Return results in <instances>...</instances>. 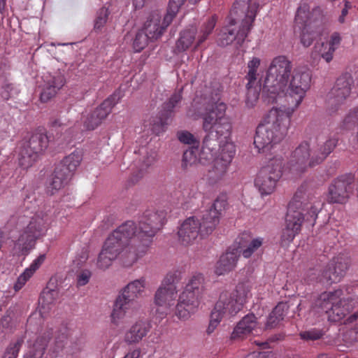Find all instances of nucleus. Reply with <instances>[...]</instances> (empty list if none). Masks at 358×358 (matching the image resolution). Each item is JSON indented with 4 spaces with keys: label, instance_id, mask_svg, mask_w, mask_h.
Listing matches in <instances>:
<instances>
[{
    "label": "nucleus",
    "instance_id": "obj_16",
    "mask_svg": "<svg viewBox=\"0 0 358 358\" xmlns=\"http://www.w3.org/2000/svg\"><path fill=\"white\" fill-rule=\"evenodd\" d=\"M312 182H304L297 189L293 199L289 202L287 213L304 220V213H308L313 208Z\"/></svg>",
    "mask_w": 358,
    "mask_h": 358
},
{
    "label": "nucleus",
    "instance_id": "obj_33",
    "mask_svg": "<svg viewBox=\"0 0 358 358\" xmlns=\"http://www.w3.org/2000/svg\"><path fill=\"white\" fill-rule=\"evenodd\" d=\"M341 36L338 33H334L329 40L322 42L321 48L317 52L320 56L327 63L333 59L335 50L339 47L341 43Z\"/></svg>",
    "mask_w": 358,
    "mask_h": 358
},
{
    "label": "nucleus",
    "instance_id": "obj_27",
    "mask_svg": "<svg viewBox=\"0 0 358 358\" xmlns=\"http://www.w3.org/2000/svg\"><path fill=\"white\" fill-rule=\"evenodd\" d=\"M238 251L230 246L227 251L222 255L217 261L215 272L217 275H224L234 270L238 260Z\"/></svg>",
    "mask_w": 358,
    "mask_h": 358
},
{
    "label": "nucleus",
    "instance_id": "obj_44",
    "mask_svg": "<svg viewBox=\"0 0 358 358\" xmlns=\"http://www.w3.org/2000/svg\"><path fill=\"white\" fill-rule=\"evenodd\" d=\"M198 146L192 147L184 152L182 159V168L187 169L189 167L195 165L199 162Z\"/></svg>",
    "mask_w": 358,
    "mask_h": 358
},
{
    "label": "nucleus",
    "instance_id": "obj_40",
    "mask_svg": "<svg viewBox=\"0 0 358 358\" xmlns=\"http://www.w3.org/2000/svg\"><path fill=\"white\" fill-rule=\"evenodd\" d=\"M220 216L216 213H213L209 210H206L202 215L200 224L201 227V236H206L211 234L220 222Z\"/></svg>",
    "mask_w": 358,
    "mask_h": 358
},
{
    "label": "nucleus",
    "instance_id": "obj_60",
    "mask_svg": "<svg viewBox=\"0 0 358 358\" xmlns=\"http://www.w3.org/2000/svg\"><path fill=\"white\" fill-rule=\"evenodd\" d=\"M350 8V5L348 1H346L345 3V6L341 10V13L340 16L338 17V22L340 23H343L345 22V18L348 14L349 9Z\"/></svg>",
    "mask_w": 358,
    "mask_h": 358
},
{
    "label": "nucleus",
    "instance_id": "obj_7",
    "mask_svg": "<svg viewBox=\"0 0 358 358\" xmlns=\"http://www.w3.org/2000/svg\"><path fill=\"white\" fill-rule=\"evenodd\" d=\"M204 292V277L199 273L188 281L178 297L176 315L180 320H187L198 308Z\"/></svg>",
    "mask_w": 358,
    "mask_h": 358
},
{
    "label": "nucleus",
    "instance_id": "obj_1",
    "mask_svg": "<svg viewBox=\"0 0 358 358\" xmlns=\"http://www.w3.org/2000/svg\"><path fill=\"white\" fill-rule=\"evenodd\" d=\"M208 89L206 88L203 101H199L196 94L194 101L205 106V112L202 114V128L206 133L203 141V149H208L211 152L217 148L220 154L215 159L210 178L217 181L220 180L227 173L235 155L234 145L229 141L232 129L231 119L226 115L227 106L218 101L216 97L207 95Z\"/></svg>",
    "mask_w": 358,
    "mask_h": 358
},
{
    "label": "nucleus",
    "instance_id": "obj_11",
    "mask_svg": "<svg viewBox=\"0 0 358 358\" xmlns=\"http://www.w3.org/2000/svg\"><path fill=\"white\" fill-rule=\"evenodd\" d=\"M123 96L124 93L120 89L115 90L113 94L105 99L92 113L83 117L82 121L84 129L94 130L99 126Z\"/></svg>",
    "mask_w": 358,
    "mask_h": 358
},
{
    "label": "nucleus",
    "instance_id": "obj_54",
    "mask_svg": "<svg viewBox=\"0 0 358 358\" xmlns=\"http://www.w3.org/2000/svg\"><path fill=\"white\" fill-rule=\"evenodd\" d=\"M227 204V200L224 196L217 197L209 210L213 213H216V215L220 217L222 212L225 210Z\"/></svg>",
    "mask_w": 358,
    "mask_h": 358
},
{
    "label": "nucleus",
    "instance_id": "obj_34",
    "mask_svg": "<svg viewBox=\"0 0 358 358\" xmlns=\"http://www.w3.org/2000/svg\"><path fill=\"white\" fill-rule=\"evenodd\" d=\"M45 259V255H39L35 259L31 265L24 269L17 278L16 282L14 285V289L15 291H19L22 288L25 283L31 278L34 273L39 268Z\"/></svg>",
    "mask_w": 358,
    "mask_h": 358
},
{
    "label": "nucleus",
    "instance_id": "obj_19",
    "mask_svg": "<svg viewBox=\"0 0 358 358\" xmlns=\"http://www.w3.org/2000/svg\"><path fill=\"white\" fill-rule=\"evenodd\" d=\"M352 183L350 176H341L335 179L329 187L328 200L342 203L347 201Z\"/></svg>",
    "mask_w": 358,
    "mask_h": 358
},
{
    "label": "nucleus",
    "instance_id": "obj_18",
    "mask_svg": "<svg viewBox=\"0 0 358 358\" xmlns=\"http://www.w3.org/2000/svg\"><path fill=\"white\" fill-rule=\"evenodd\" d=\"M342 291L341 289L334 292H324L321 296L318 302L322 301L320 306L327 312L330 310L337 315L338 320L345 316L350 312V308L348 301L341 299Z\"/></svg>",
    "mask_w": 358,
    "mask_h": 358
},
{
    "label": "nucleus",
    "instance_id": "obj_45",
    "mask_svg": "<svg viewBox=\"0 0 358 358\" xmlns=\"http://www.w3.org/2000/svg\"><path fill=\"white\" fill-rule=\"evenodd\" d=\"M182 99V90L175 92L167 102L163 104L162 113L167 117H171L173 108L180 102Z\"/></svg>",
    "mask_w": 358,
    "mask_h": 358
},
{
    "label": "nucleus",
    "instance_id": "obj_59",
    "mask_svg": "<svg viewBox=\"0 0 358 358\" xmlns=\"http://www.w3.org/2000/svg\"><path fill=\"white\" fill-rule=\"evenodd\" d=\"M185 0H170L169 7L171 10H173V13L178 12L180 7L184 3Z\"/></svg>",
    "mask_w": 358,
    "mask_h": 358
},
{
    "label": "nucleus",
    "instance_id": "obj_3",
    "mask_svg": "<svg viewBox=\"0 0 358 358\" xmlns=\"http://www.w3.org/2000/svg\"><path fill=\"white\" fill-rule=\"evenodd\" d=\"M164 211L146 210L139 218L136 232L129 238L119 257L124 266L129 267L145 255L152 237L164 224Z\"/></svg>",
    "mask_w": 358,
    "mask_h": 358
},
{
    "label": "nucleus",
    "instance_id": "obj_2",
    "mask_svg": "<svg viewBox=\"0 0 358 358\" xmlns=\"http://www.w3.org/2000/svg\"><path fill=\"white\" fill-rule=\"evenodd\" d=\"M308 75H296L294 77L287 95V104L272 108L264 122L256 129L254 145L259 152L268 150L274 144L280 142L286 136L290 124V118L304 97L307 87Z\"/></svg>",
    "mask_w": 358,
    "mask_h": 358
},
{
    "label": "nucleus",
    "instance_id": "obj_51",
    "mask_svg": "<svg viewBox=\"0 0 358 358\" xmlns=\"http://www.w3.org/2000/svg\"><path fill=\"white\" fill-rule=\"evenodd\" d=\"M150 38L141 29L137 32L133 43V47L136 52H141L147 45Z\"/></svg>",
    "mask_w": 358,
    "mask_h": 358
},
{
    "label": "nucleus",
    "instance_id": "obj_13",
    "mask_svg": "<svg viewBox=\"0 0 358 358\" xmlns=\"http://www.w3.org/2000/svg\"><path fill=\"white\" fill-rule=\"evenodd\" d=\"M176 15V13H173L169 8L163 18L159 10H153L148 15L142 30L150 38V41L157 40L163 35Z\"/></svg>",
    "mask_w": 358,
    "mask_h": 358
},
{
    "label": "nucleus",
    "instance_id": "obj_61",
    "mask_svg": "<svg viewBox=\"0 0 358 358\" xmlns=\"http://www.w3.org/2000/svg\"><path fill=\"white\" fill-rule=\"evenodd\" d=\"M301 339L305 341H309L313 340V332L311 331H301L299 334Z\"/></svg>",
    "mask_w": 358,
    "mask_h": 358
},
{
    "label": "nucleus",
    "instance_id": "obj_23",
    "mask_svg": "<svg viewBox=\"0 0 358 358\" xmlns=\"http://www.w3.org/2000/svg\"><path fill=\"white\" fill-rule=\"evenodd\" d=\"M259 65L260 59L257 57H253L248 64V72L245 78L248 80L246 104L248 107H252L259 97L258 90L254 88L253 85L257 78V69Z\"/></svg>",
    "mask_w": 358,
    "mask_h": 358
},
{
    "label": "nucleus",
    "instance_id": "obj_21",
    "mask_svg": "<svg viewBox=\"0 0 358 358\" xmlns=\"http://www.w3.org/2000/svg\"><path fill=\"white\" fill-rule=\"evenodd\" d=\"M43 81L41 93V100L43 102H48L54 97L66 83L64 75L59 71L45 75Z\"/></svg>",
    "mask_w": 358,
    "mask_h": 358
},
{
    "label": "nucleus",
    "instance_id": "obj_62",
    "mask_svg": "<svg viewBox=\"0 0 358 358\" xmlns=\"http://www.w3.org/2000/svg\"><path fill=\"white\" fill-rule=\"evenodd\" d=\"M141 351L139 349H135L128 352L123 358H139Z\"/></svg>",
    "mask_w": 358,
    "mask_h": 358
},
{
    "label": "nucleus",
    "instance_id": "obj_37",
    "mask_svg": "<svg viewBox=\"0 0 358 358\" xmlns=\"http://www.w3.org/2000/svg\"><path fill=\"white\" fill-rule=\"evenodd\" d=\"M289 306L286 303H279L269 314L265 324V329L277 327L287 313Z\"/></svg>",
    "mask_w": 358,
    "mask_h": 358
},
{
    "label": "nucleus",
    "instance_id": "obj_39",
    "mask_svg": "<svg viewBox=\"0 0 358 358\" xmlns=\"http://www.w3.org/2000/svg\"><path fill=\"white\" fill-rule=\"evenodd\" d=\"M82 159V152L80 150H75L66 156L57 166L64 169V171L71 177L80 164Z\"/></svg>",
    "mask_w": 358,
    "mask_h": 358
},
{
    "label": "nucleus",
    "instance_id": "obj_29",
    "mask_svg": "<svg viewBox=\"0 0 358 358\" xmlns=\"http://www.w3.org/2000/svg\"><path fill=\"white\" fill-rule=\"evenodd\" d=\"M244 236L247 235L243 234V236L240 238V241L236 242L231 246L238 251V257L242 254L245 258H249L262 245L263 238H256L252 239L250 241H243Z\"/></svg>",
    "mask_w": 358,
    "mask_h": 358
},
{
    "label": "nucleus",
    "instance_id": "obj_32",
    "mask_svg": "<svg viewBox=\"0 0 358 358\" xmlns=\"http://www.w3.org/2000/svg\"><path fill=\"white\" fill-rule=\"evenodd\" d=\"M145 285V278L142 277L129 282L122 289L120 294L135 303V300L143 294Z\"/></svg>",
    "mask_w": 358,
    "mask_h": 358
},
{
    "label": "nucleus",
    "instance_id": "obj_26",
    "mask_svg": "<svg viewBox=\"0 0 358 358\" xmlns=\"http://www.w3.org/2000/svg\"><path fill=\"white\" fill-rule=\"evenodd\" d=\"M134 303L122 294H119L115 299L113 310L110 314V321L115 326L122 323L127 313L133 307Z\"/></svg>",
    "mask_w": 358,
    "mask_h": 358
},
{
    "label": "nucleus",
    "instance_id": "obj_35",
    "mask_svg": "<svg viewBox=\"0 0 358 358\" xmlns=\"http://www.w3.org/2000/svg\"><path fill=\"white\" fill-rule=\"evenodd\" d=\"M143 156L138 160L139 173L133 176V180L138 181V180L143 177L147 169L153 165L157 160V152L153 150H148L147 148H143L141 150Z\"/></svg>",
    "mask_w": 358,
    "mask_h": 358
},
{
    "label": "nucleus",
    "instance_id": "obj_9",
    "mask_svg": "<svg viewBox=\"0 0 358 358\" xmlns=\"http://www.w3.org/2000/svg\"><path fill=\"white\" fill-rule=\"evenodd\" d=\"M283 166V159L275 157L260 169L255 180V185L262 195H268L274 191L277 182L282 177Z\"/></svg>",
    "mask_w": 358,
    "mask_h": 358
},
{
    "label": "nucleus",
    "instance_id": "obj_10",
    "mask_svg": "<svg viewBox=\"0 0 358 358\" xmlns=\"http://www.w3.org/2000/svg\"><path fill=\"white\" fill-rule=\"evenodd\" d=\"M136 232V224L127 221L114 230L106 240L102 248L113 257H119L129 238Z\"/></svg>",
    "mask_w": 358,
    "mask_h": 358
},
{
    "label": "nucleus",
    "instance_id": "obj_47",
    "mask_svg": "<svg viewBox=\"0 0 358 358\" xmlns=\"http://www.w3.org/2000/svg\"><path fill=\"white\" fill-rule=\"evenodd\" d=\"M69 331L66 327H62L58 331L55 341L54 351L57 353L62 351L68 344Z\"/></svg>",
    "mask_w": 358,
    "mask_h": 358
},
{
    "label": "nucleus",
    "instance_id": "obj_4",
    "mask_svg": "<svg viewBox=\"0 0 358 358\" xmlns=\"http://www.w3.org/2000/svg\"><path fill=\"white\" fill-rule=\"evenodd\" d=\"M292 69L291 62L285 56L275 57L268 68L266 78L262 87V94L268 103L278 102L279 99H285L287 103V95L289 91L291 83L296 75H308L309 81L304 90V93L309 87L310 76L307 72L296 71L289 82L291 71Z\"/></svg>",
    "mask_w": 358,
    "mask_h": 358
},
{
    "label": "nucleus",
    "instance_id": "obj_50",
    "mask_svg": "<svg viewBox=\"0 0 358 358\" xmlns=\"http://www.w3.org/2000/svg\"><path fill=\"white\" fill-rule=\"evenodd\" d=\"M116 259V257H113L108 252L104 251V249L102 248L97 258L96 266L99 269L106 270L111 266L112 262Z\"/></svg>",
    "mask_w": 358,
    "mask_h": 358
},
{
    "label": "nucleus",
    "instance_id": "obj_14",
    "mask_svg": "<svg viewBox=\"0 0 358 358\" xmlns=\"http://www.w3.org/2000/svg\"><path fill=\"white\" fill-rule=\"evenodd\" d=\"M350 264L349 255L345 253L338 254L330 260L320 280L326 285L339 282L345 275Z\"/></svg>",
    "mask_w": 358,
    "mask_h": 358
},
{
    "label": "nucleus",
    "instance_id": "obj_58",
    "mask_svg": "<svg viewBox=\"0 0 358 358\" xmlns=\"http://www.w3.org/2000/svg\"><path fill=\"white\" fill-rule=\"evenodd\" d=\"M91 276L92 273L90 271L87 269L82 271L77 276L78 285L84 286L87 284Z\"/></svg>",
    "mask_w": 358,
    "mask_h": 358
},
{
    "label": "nucleus",
    "instance_id": "obj_55",
    "mask_svg": "<svg viewBox=\"0 0 358 358\" xmlns=\"http://www.w3.org/2000/svg\"><path fill=\"white\" fill-rule=\"evenodd\" d=\"M178 140L185 144L188 145H197L199 142L194 138V135L187 131H182L178 133Z\"/></svg>",
    "mask_w": 358,
    "mask_h": 358
},
{
    "label": "nucleus",
    "instance_id": "obj_42",
    "mask_svg": "<svg viewBox=\"0 0 358 358\" xmlns=\"http://www.w3.org/2000/svg\"><path fill=\"white\" fill-rule=\"evenodd\" d=\"M216 21L215 16H211L202 23L199 28L196 45L194 46V50H196L211 34L215 27Z\"/></svg>",
    "mask_w": 358,
    "mask_h": 358
},
{
    "label": "nucleus",
    "instance_id": "obj_12",
    "mask_svg": "<svg viewBox=\"0 0 358 358\" xmlns=\"http://www.w3.org/2000/svg\"><path fill=\"white\" fill-rule=\"evenodd\" d=\"M241 310L231 292H222L211 312L208 332L213 331L224 317L234 316Z\"/></svg>",
    "mask_w": 358,
    "mask_h": 358
},
{
    "label": "nucleus",
    "instance_id": "obj_15",
    "mask_svg": "<svg viewBox=\"0 0 358 358\" xmlns=\"http://www.w3.org/2000/svg\"><path fill=\"white\" fill-rule=\"evenodd\" d=\"M353 83L352 76L349 73H343L336 79L327 94V104L331 112L336 111L349 96Z\"/></svg>",
    "mask_w": 358,
    "mask_h": 358
},
{
    "label": "nucleus",
    "instance_id": "obj_20",
    "mask_svg": "<svg viewBox=\"0 0 358 358\" xmlns=\"http://www.w3.org/2000/svg\"><path fill=\"white\" fill-rule=\"evenodd\" d=\"M311 152L310 143L302 142L292 153L291 159L292 170L299 173H304L313 163V159L310 158Z\"/></svg>",
    "mask_w": 358,
    "mask_h": 358
},
{
    "label": "nucleus",
    "instance_id": "obj_53",
    "mask_svg": "<svg viewBox=\"0 0 358 358\" xmlns=\"http://www.w3.org/2000/svg\"><path fill=\"white\" fill-rule=\"evenodd\" d=\"M109 15V11L106 8H101L98 12L96 15V17L95 19L94 22V28L96 29H101L104 24L106 23L108 17Z\"/></svg>",
    "mask_w": 358,
    "mask_h": 358
},
{
    "label": "nucleus",
    "instance_id": "obj_24",
    "mask_svg": "<svg viewBox=\"0 0 358 358\" xmlns=\"http://www.w3.org/2000/svg\"><path fill=\"white\" fill-rule=\"evenodd\" d=\"M178 298L177 287H166L160 285L157 289L155 297V304L163 308V313L166 315L170 308L172 307Z\"/></svg>",
    "mask_w": 358,
    "mask_h": 358
},
{
    "label": "nucleus",
    "instance_id": "obj_17",
    "mask_svg": "<svg viewBox=\"0 0 358 358\" xmlns=\"http://www.w3.org/2000/svg\"><path fill=\"white\" fill-rule=\"evenodd\" d=\"M312 17L310 6L301 4L295 16V27L300 31L301 41L305 47L310 46L313 41Z\"/></svg>",
    "mask_w": 358,
    "mask_h": 358
},
{
    "label": "nucleus",
    "instance_id": "obj_25",
    "mask_svg": "<svg viewBox=\"0 0 358 358\" xmlns=\"http://www.w3.org/2000/svg\"><path fill=\"white\" fill-rule=\"evenodd\" d=\"M303 219L287 213L285 217V227L282 229L280 243L282 246H287L301 230Z\"/></svg>",
    "mask_w": 358,
    "mask_h": 358
},
{
    "label": "nucleus",
    "instance_id": "obj_6",
    "mask_svg": "<svg viewBox=\"0 0 358 358\" xmlns=\"http://www.w3.org/2000/svg\"><path fill=\"white\" fill-rule=\"evenodd\" d=\"M49 216L43 211H38L27 222L21 221L26 226L20 231L19 238L14 245L15 252L26 255L34 247L36 241L46 234Z\"/></svg>",
    "mask_w": 358,
    "mask_h": 358
},
{
    "label": "nucleus",
    "instance_id": "obj_36",
    "mask_svg": "<svg viewBox=\"0 0 358 358\" xmlns=\"http://www.w3.org/2000/svg\"><path fill=\"white\" fill-rule=\"evenodd\" d=\"M196 29L193 27L182 31L176 43V51L178 52L186 51L194 43L196 44Z\"/></svg>",
    "mask_w": 358,
    "mask_h": 358
},
{
    "label": "nucleus",
    "instance_id": "obj_48",
    "mask_svg": "<svg viewBox=\"0 0 358 358\" xmlns=\"http://www.w3.org/2000/svg\"><path fill=\"white\" fill-rule=\"evenodd\" d=\"M24 343V338L19 337L11 341L5 350L2 358H17Z\"/></svg>",
    "mask_w": 358,
    "mask_h": 358
},
{
    "label": "nucleus",
    "instance_id": "obj_43",
    "mask_svg": "<svg viewBox=\"0 0 358 358\" xmlns=\"http://www.w3.org/2000/svg\"><path fill=\"white\" fill-rule=\"evenodd\" d=\"M57 296V292L54 289L45 290L42 292L39 299L41 303L40 312L43 314L50 309V306L54 303Z\"/></svg>",
    "mask_w": 358,
    "mask_h": 358
},
{
    "label": "nucleus",
    "instance_id": "obj_52",
    "mask_svg": "<svg viewBox=\"0 0 358 358\" xmlns=\"http://www.w3.org/2000/svg\"><path fill=\"white\" fill-rule=\"evenodd\" d=\"M169 118V117H167L164 114V113L161 112L159 117L153 122L152 125V132L156 135H159L162 133L164 131L165 126L168 124V120Z\"/></svg>",
    "mask_w": 358,
    "mask_h": 358
},
{
    "label": "nucleus",
    "instance_id": "obj_49",
    "mask_svg": "<svg viewBox=\"0 0 358 358\" xmlns=\"http://www.w3.org/2000/svg\"><path fill=\"white\" fill-rule=\"evenodd\" d=\"M182 276V272L181 270L173 269L165 275L161 285L166 287H177L176 284L180 281Z\"/></svg>",
    "mask_w": 358,
    "mask_h": 358
},
{
    "label": "nucleus",
    "instance_id": "obj_30",
    "mask_svg": "<svg viewBox=\"0 0 358 358\" xmlns=\"http://www.w3.org/2000/svg\"><path fill=\"white\" fill-rule=\"evenodd\" d=\"M150 329L149 323L143 321L137 322L126 332L124 341L129 344L138 343L147 335Z\"/></svg>",
    "mask_w": 358,
    "mask_h": 358
},
{
    "label": "nucleus",
    "instance_id": "obj_5",
    "mask_svg": "<svg viewBox=\"0 0 358 358\" xmlns=\"http://www.w3.org/2000/svg\"><path fill=\"white\" fill-rule=\"evenodd\" d=\"M257 7L251 3V0H236L231 10V15L244 16L239 30L235 32L229 27H224L218 36L217 43L221 46H227L233 41L241 45L247 37L256 17Z\"/></svg>",
    "mask_w": 358,
    "mask_h": 358
},
{
    "label": "nucleus",
    "instance_id": "obj_46",
    "mask_svg": "<svg viewBox=\"0 0 358 358\" xmlns=\"http://www.w3.org/2000/svg\"><path fill=\"white\" fill-rule=\"evenodd\" d=\"M182 99V90L175 92L167 102L163 104L162 113L167 117H171L173 108L180 102Z\"/></svg>",
    "mask_w": 358,
    "mask_h": 358
},
{
    "label": "nucleus",
    "instance_id": "obj_38",
    "mask_svg": "<svg viewBox=\"0 0 358 358\" xmlns=\"http://www.w3.org/2000/svg\"><path fill=\"white\" fill-rule=\"evenodd\" d=\"M70 178L68 173L64 171V169L57 166L48 183V192L51 194H54L56 191L60 189L67 184Z\"/></svg>",
    "mask_w": 358,
    "mask_h": 358
},
{
    "label": "nucleus",
    "instance_id": "obj_56",
    "mask_svg": "<svg viewBox=\"0 0 358 358\" xmlns=\"http://www.w3.org/2000/svg\"><path fill=\"white\" fill-rule=\"evenodd\" d=\"M18 93L17 89L13 84L7 83L4 85L1 91V95L3 99L8 100L11 97L15 96Z\"/></svg>",
    "mask_w": 358,
    "mask_h": 358
},
{
    "label": "nucleus",
    "instance_id": "obj_28",
    "mask_svg": "<svg viewBox=\"0 0 358 358\" xmlns=\"http://www.w3.org/2000/svg\"><path fill=\"white\" fill-rule=\"evenodd\" d=\"M50 331L44 332L36 337L34 343L29 346V349L24 358H42L49 343Z\"/></svg>",
    "mask_w": 358,
    "mask_h": 358
},
{
    "label": "nucleus",
    "instance_id": "obj_41",
    "mask_svg": "<svg viewBox=\"0 0 358 358\" xmlns=\"http://www.w3.org/2000/svg\"><path fill=\"white\" fill-rule=\"evenodd\" d=\"M251 285L248 281L239 282L235 290L231 292L239 308L241 309L248 299L251 296Z\"/></svg>",
    "mask_w": 358,
    "mask_h": 358
},
{
    "label": "nucleus",
    "instance_id": "obj_31",
    "mask_svg": "<svg viewBox=\"0 0 358 358\" xmlns=\"http://www.w3.org/2000/svg\"><path fill=\"white\" fill-rule=\"evenodd\" d=\"M257 327V319L252 313L248 314L235 327L231 337L233 338H240L244 335L250 334Z\"/></svg>",
    "mask_w": 358,
    "mask_h": 358
},
{
    "label": "nucleus",
    "instance_id": "obj_57",
    "mask_svg": "<svg viewBox=\"0 0 358 358\" xmlns=\"http://www.w3.org/2000/svg\"><path fill=\"white\" fill-rule=\"evenodd\" d=\"M336 144H337L336 139L332 138V139H329V140L327 141L326 143H324L323 148H322V156L320 157V159L323 160L324 158H326L327 156L328 155H329L333 151V150L336 146Z\"/></svg>",
    "mask_w": 358,
    "mask_h": 358
},
{
    "label": "nucleus",
    "instance_id": "obj_63",
    "mask_svg": "<svg viewBox=\"0 0 358 358\" xmlns=\"http://www.w3.org/2000/svg\"><path fill=\"white\" fill-rule=\"evenodd\" d=\"M10 322V317L9 316H4L1 320V323L3 327H8V324Z\"/></svg>",
    "mask_w": 358,
    "mask_h": 358
},
{
    "label": "nucleus",
    "instance_id": "obj_22",
    "mask_svg": "<svg viewBox=\"0 0 358 358\" xmlns=\"http://www.w3.org/2000/svg\"><path fill=\"white\" fill-rule=\"evenodd\" d=\"M201 234L200 220L195 217L187 218L180 225L178 234L179 241L184 245L192 244Z\"/></svg>",
    "mask_w": 358,
    "mask_h": 358
},
{
    "label": "nucleus",
    "instance_id": "obj_64",
    "mask_svg": "<svg viewBox=\"0 0 358 358\" xmlns=\"http://www.w3.org/2000/svg\"><path fill=\"white\" fill-rule=\"evenodd\" d=\"M51 127L53 128H57V127H61L63 124L60 122L59 120L55 119L50 122Z\"/></svg>",
    "mask_w": 358,
    "mask_h": 358
},
{
    "label": "nucleus",
    "instance_id": "obj_8",
    "mask_svg": "<svg viewBox=\"0 0 358 358\" xmlns=\"http://www.w3.org/2000/svg\"><path fill=\"white\" fill-rule=\"evenodd\" d=\"M49 138L46 133H34L29 140L22 143L18 157V164L22 169L31 167L48 148Z\"/></svg>",
    "mask_w": 358,
    "mask_h": 358
}]
</instances>
